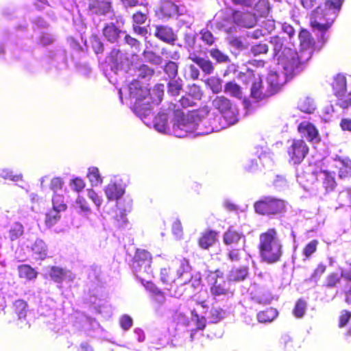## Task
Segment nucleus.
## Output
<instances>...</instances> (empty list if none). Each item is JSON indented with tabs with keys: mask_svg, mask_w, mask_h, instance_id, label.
<instances>
[{
	"mask_svg": "<svg viewBox=\"0 0 351 351\" xmlns=\"http://www.w3.org/2000/svg\"><path fill=\"white\" fill-rule=\"evenodd\" d=\"M300 51L298 53L294 49L285 48L279 56V64L285 69L287 74H291L308 61L313 53L314 41L311 34L306 30H302L299 34Z\"/></svg>",
	"mask_w": 351,
	"mask_h": 351,
	"instance_id": "obj_1",
	"label": "nucleus"
},
{
	"mask_svg": "<svg viewBox=\"0 0 351 351\" xmlns=\"http://www.w3.org/2000/svg\"><path fill=\"white\" fill-rule=\"evenodd\" d=\"M130 95L132 98L135 99L134 102V112L135 113L144 121V123L149 125L146 119L150 114L152 110L151 103L158 104L162 101L163 95L164 85L158 84L153 90V93L156 95V98H153L149 90L145 87H143L141 83L134 80L131 82L128 86Z\"/></svg>",
	"mask_w": 351,
	"mask_h": 351,
	"instance_id": "obj_2",
	"label": "nucleus"
},
{
	"mask_svg": "<svg viewBox=\"0 0 351 351\" xmlns=\"http://www.w3.org/2000/svg\"><path fill=\"white\" fill-rule=\"evenodd\" d=\"M311 14V25L314 30L321 33L320 40L324 43L326 32L330 28L336 19L343 0H323Z\"/></svg>",
	"mask_w": 351,
	"mask_h": 351,
	"instance_id": "obj_3",
	"label": "nucleus"
},
{
	"mask_svg": "<svg viewBox=\"0 0 351 351\" xmlns=\"http://www.w3.org/2000/svg\"><path fill=\"white\" fill-rule=\"evenodd\" d=\"M259 254L262 261L274 264L280 261L283 254L282 243L274 228H269L259 236Z\"/></svg>",
	"mask_w": 351,
	"mask_h": 351,
	"instance_id": "obj_4",
	"label": "nucleus"
},
{
	"mask_svg": "<svg viewBox=\"0 0 351 351\" xmlns=\"http://www.w3.org/2000/svg\"><path fill=\"white\" fill-rule=\"evenodd\" d=\"M254 209L261 215H276L285 210V203L280 199L266 196L254 204Z\"/></svg>",
	"mask_w": 351,
	"mask_h": 351,
	"instance_id": "obj_5",
	"label": "nucleus"
},
{
	"mask_svg": "<svg viewBox=\"0 0 351 351\" xmlns=\"http://www.w3.org/2000/svg\"><path fill=\"white\" fill-rule=\"evenodd\" d=\"M197 128V122L192 117H183L174 121L171 132L178 138L186 137L192 133H194L195 136H197L196 134Z\"/></svg>",
	"mask_w": 351,
	"mask_h": 351,
	"instance_id": "obj_6",
	"label": "nucleus"
},
{
	"mask_svg": "<svg viewBox=\"0 0 351 351\" xmlns=\"http://www.w3.org/2000/svg\"><path fill=\"white\" fill-rule=\"evenodd\" d=\"M227 128V124L223 121L221 116L206 119L197 122V135H206L212 132H219Z\"/></svg>",
	"mask_w": 351,
	"mask_h": 351,
	"instance_id": "obj_7",
	"label": "nucleus"
},
{
	"mask_svg": "<svg viewBox=\"0 0 351 351\" xmlns=\"http://www.w3.org/2000/svg\"><path fill=\"white\" fill-rule=\"evenodd\" d=\"M333 88L337 97V104L342 108L351 105V92L346 93V79L343 75H338L335 78Z\"/></svg>",
	"mask_w": 351,
	"mask_h": 351,
	"instance_id": "obj_8",
	"label": "nucleus"
},
{
	"mask_svg": "<svg viewBox=\"0 0 351 351\" xmlns=\"http://www.w3.org/2000/svg\"><path fill=\"white\" fill-rule=\"evenodd\" d=\"M210 285V292L215 297L226 295L227 293L226 283L223 274L219 270L210 272L207 276Z\"/></svg>",
	"mask_w": 351,
	"mask_h": 351,
	"instance_id": "obj_9",
	"label": "nucleus"
},
{
	"mask_svg": "<svg viewBox=\"0 0 351 351\" xmlns=\"http://www.w3.org/2000/svg\"><path fill=\"white\" fill-rule=\"evenodd\" d=\"M250 85L251 97L256 100H261L271 96L269 90L263 84V81L259 75H256L252 73L248 74Z\"/></svg>",
	"mask_w": 351,
	"mask_h": 351,
	"instance_id": "obj_10",
	"label": "nucleus"
},
{
	"mask_svg": "<svg viewBox=\"0 0 351 351\" xmlns=\"http://www.w3.org/2000/svg\"><path fill=\"white\" fill-rule=\"evenodd\" d=\"M232 22L234 25L226 27V31L230 35L228 40L230 44L239 49L241 46V41L239 36H237V33H240L241 30V12L239 11H235L232 14Z\"/></svg>",
	"mask_w": 351,
	"mask_h": 351,
	"instance_id": "obj_11",
	"label": "nucleus"
},
{
	"mask_svg": "<svg viewBox=\"0 0 351 351\" xmlns=\"http://www.w3.org/2000/svg\"><path fill=\"white\" fill-rule=\"evenodd\" d=\"M278 66L284 69L280 64H278ZM285 70V69H283ZM301 69H298V71H295L294 73L291 74H287L285 71H284V75L280 76L279 74L276 71H270L267 75L266 78V86L269 90V93L271 95L276 93L280 88L281 86L285 81V77L291 76L298 73Z\"/></svg>",
	"mask_w": 351,
	"mask_h": 351,
	"instance_id": "obj_12",
	"label": "nucleus"
},
{
	"mask_svg": "<svg viewBox=\"0 0 351 351\" xmlns=\"http://www.w3.org/2000/svg\"><path fill=\"white\" fill-rule=\"evenodd\" d=\"M308 151V149L304 141L293 140L288 148V154L293 164H299L304 160Z\"/></svg>",
	"mask_w": 351,
	"mask_h": 351,
	"instance_id": "obj_13",
	"label": "nucleus"
},
{
	"mask_svg": "<svg viewBox=\"0 0 351 351\" xmlns=\"http://www.w3.org/2000/svg\"><path fill=\"white\" fill-rule=\"evenodd\" d=\"M152 257L150 254L144 250H138L134 256L133 267L136 272L149 273L150 271Z\"/></svg>",
	"mask_w": 351,
	"mask_h": 351,
	"instance_id": "obj_14",
	"label": "nucleus"
},
{
	"mask_svg": "<svg viewBox=\"0 0 351 351\" xmlns=\"http://www.w3.org/2000/svg\"><path fill=\"white\" fill-rule=\"evenodd\" d=\"M298 129L301 136L309 142L316 143L319 141L318 131L310 122L302 121L299 124Z\"/></svg>",
	"mask_w": 351,
	"mask_h": 351,
	"instance_id": "obj_15",
	"label": "nucleus"
},
{
	"mask_svg": "<svg viewBox=\"0 0 351 351\" xmlns=\"http://www.w3.org/2000/svg\"><path fill=\"white\" fill-rule=\"evenodd\" d=\"M154 35L158 39L167 43H173L176 40V35L174 34L173 29L167 26H155Z\"/></svg>",
	"mask_w": 351,
	"mask_h": 351,
	"instance_id": "obj_16",
	"label": "nucleus"
},
{
	"mask_svg": "<svg viewBox=\"0 0 351 351\" xmlns=\"http://www.w3.org/2000/svg\"><path fill=\"white\" fill-rule=\"evenodd\" d=\"M49 276L56 282H61L63 280L72 281L75 278L71 271L64 270L58 267H52L51 268Z\"/></svg>",
	"mask_w": 351,
	"mask_h": 351,
	"instance_id": "obj_17",
	"label": "nucleus"
},
{
	"mask_svg": "<svg viewBox=\"0 0 351 351\" xmlns=\"http://www.w3.org/2000/svg\"><path fill=\"white\" fill-rule=\"evenodd\" d=\"M104 191L106 197L110 201L119 199L125 193V190L121 184L114 182L109 183L105 187Z\"/></svg>",
	"mask_w": 351,
	"mask_h": 351,
	"instance_id": "obj_18",
	"label": "nucleus"
},
{
	"mask_svg": "<svg viewBox=\"0 0 351 351\" xmlns=\"http://www.w3.org/2000/svg\"><path fill=\"white\" fill-rule=\"evenodd\" d=\"M89 9L93 14L104 15L110 11V3L106 0H92Z\"/></svg>",
	"mask_w": 351,
	"mask_h": 351,
	"instance_id": "obj_19",
	"label": "nucleus"
},
{
	"mask_svg": "<svg viewBox=\"0 0 351 351\" xmlns=\"http://www.w3.org/2000/svg\"><path fill=\"white\" fill-rule=\"evenodd\" d=\"M152 124L155 130L160 133L167 134L169 132L167 113L159 112L158 115L154 117Z\"/></svg>",
	"mask_w": 351,
	"mask_h": 351,
	"instance_id": "obj_20",
	"label": "nucleus"
},
{
	"mask_svg": "<svg viewBox=\"0 0 351 351\" xmlns=\"http://www.w3.org/2000/svg\"><path fill=\"white\" fill-rule=\"evenodd\" d=\"M212 106L221 114L232 106L230 101L225 96H216L211 100Z\"/></svg>",
	"mask_w": 351,
	"mask_h": 351,
	"instance_id": "obj_21",
	"label": "nucleus"
},
{
	"mask_svg": "<svg viewBox=\"0 0 351 351\" xmlns=\"http://www.w3.org/2000/svg\"><path fill=\"white\" fill-rule=\"evenodd\" d=\"M32 251L35 259L43 260L47 255V247L41 239H37L32 246Z\"/></svg>",
	"mask_w": 351,
	"mask_h": 351,
	"instance_id": "obj_22",
	"label": "nucleus"
},
{
	"mask_svg": "<svg viewBox=\"0 0 351 351\" xmlns=\"http://www.w3.org/2000/svg\"><path fill=\"white\" fill-rule=\"evenodd\" d=\"M335 166L339 169V174L341 178L351 176V160L339 158L335 160Z\"/></svg>",
	"mask_w": 351,
	"mask_h": 351,
	"instance_id": "obj_23",
	"label": "nucleus"
},
{
	"mask_svg": "<svg viewBox=\"0 0 351 351\" xmlns=\"http://www.w3.org/2000/svg\"><path fill=\"white\" fill-rule=\"evenodd\" d=\"M176 276L178 278H182L183 280L181 284H185L191 278L190 274V266L189 262L186 259H182L180 262V267L177 271Z\"/></svg>",
	"mask_w": 351,
	"mask_h": 351,
	"instance_id": "obj_24",
	"label": "nucleus"
},
{
	"mask_svg": "<svg viewBox=\"0 0 351 351\" xmlns=\"http://www.w3.org/2000/svg\"><path fill=\"white\" fill-rule=\"evenodd\" d=\"M121 32L113 23L107 24L104 29L103 34L105 38L110 43H114Z\"/></svg>",
	"mask_w": 351,
	"mask_h": 351,
	"instance_id": "obj_25",
	"label": "nucleus"
},
{
	"mask_svg": "<svg viewBox=\"0 0 351 351\" xmlns=\"http://www.w3.org/2000/svg\"><path fill=\"white\" fill-rule=\"evenodd\" d=\"M221 117L223 122L228 127L239 121V111L232 106L230 109L226 110V112L221 114Z\"/></svg>",
	"mask_w": 351,
	"mask_h": 351,
	"instance_id": "obj_26",
	"label": "nucleus"
},
{
	"mask_svg": "<svg viewBox=\"0 0 351 351\" xmlns=\"http://www.w3.org/2000/svg\"><path fill=\"white\" fill-rule=\"evenodd\" d=\"M298 108L303 112L311 114L315 110V105L311 98L309 97H303L298 101Z\"/></svg>",
	"mask_w": 351,
	"mask_h": 351,
	"instance_id": "obj_27",
	"label": "nucleus"
},
{
	"mask_svg": "<svg viewBox=\"0 0 351 351\" xmlns=\"http://www.w3.org/2000/svg\"><path fill=\"white\" fill-rule=\"evenodd\" d=\"M19 276L31 280L36 278L37 272L29 265H21L18 267Z\"/></svg>",
	"mask_w": 351,
	"mask_h": 351,
	"instance_id": "obj_28",
	"label": "nucleus"
},
{
	"mask_svg": "<svg viewBox=\"0 0 351 351\" xmlns=\"http://www.w3.org/2000/svg\"><path fill=\"white\" fill-rule=\"evenodd\" d=\"M216 241V233L214 231L205 232L199 240V245L203 249H208Z\"/></svg>",
	"mask_w": 351,
	"mask_h": 351,
	"instance_id": "obj_29",
	"label": "nucleus"
},
{
	"mask_svg": "<svg viewBox=\"0 0 351 351\" xmlns=\"http://www.w3.org/2000/svg\"><path fill=\"white\" fill-rule=\"evenodd\" d=\"M278 315L276 309L270 308L266 311L260 312L257 315V319L261 323H267L272 322Z\"/></svg>",
	"mask_w": 351,
	"mask_h": 351,
	"instance_id": "obj_30",
	"label": "nucleus"
},
{
	"mask_svg": "<svg viewBox=\"0 0 351 351\" xmlns=\"http://www.w3.org/2000/svg\"><path fill=\"white\" fill-rule=\"evenodd\" d=\"M319 177L323 180V183L327 190H332L335 186V173L328 171H322Z\"/></svg>",
	"mask_w": 351,
	"mask_h": 351,
	"instance_id": "obj_31",
	"label": "nucleus"
},
{
	"mask_svg": "<svg viewBox=\"0 0 351 351\" xmlns=\"http://www.w3.org/2000/svg\"><path fill=\"white\" fill-rule=\"evenodd\" d=\"M189 58L195 62L206 74H210L213 71V66L209 60L190 56Z\"/></svg>",
	"mask_w": 351,
	"mask_h": 351,
	"instance_id": "obj_32",
	"label": "nucleus"
},
{
	"mask_svg": "<svg viewBox=\"0 0 351 351\" xmlns=\"http://www.w3.org/2000/svg\"><path fill=\"white\" fill-rule=\"evenodd\" d=\"M224 91L232 97L239 99H241V88L240 86L234 82H229L226 83Z\"/></svg>",
	"mask_w": 351,
	"mask_h": 351,
	"instance_id": "obj_33",
	"label": "nucleus"
},
{
	"mask_svg": "<svg viewBox=\"0 0 351 351\" xmlns=\"http://www.w3.org/2000/svg\"><path fill=\"white\" fill-rule=\"evenodd\" d=\"M226 315V312L219 307L213 306L210 310L208 319L212 323H217L221 321Z\"/></svg>",
	"mask_w": 351,
	"mask_h": 351,
	"instance_id": "obj_34",
	"label": "nucleus"
},
{
	"mask_svg": "<svg viewBox=\"0 0 351 351\" xmlns=\"http://www.w3.org/2000/svg\"><path fill=\"white\" fill-rule=\"evenodd\" d=\"M148 289L152 293V297L154 301L158 304H162L165 302V296L163 293L154 285L151 284L147 287Z\"/></svg>",
	"mask_w": 351,
	"mask_h": 351,
	"instance_id": "obj_35",
	"label": "nucleus"
},
{
	"mask_svg": "<svg viewBox=\"0 0 351 351\" xmlns=\"http://www.w3.org/2000/svg\"><path fill=\"white\" fill-rule=\"evenodd\" d=\"M87 177L92 186H98L102 182V178L97 167H92L89 168Z\"/></svg>",
	"mask_w": 351,
	"mask_h": 351,
	"instance_id": "obj_36",
	"label": "nucleus"
},
{
	"mask_svg": "<svg viewBox=\"0 0 351 351\" xmlns=\"http://www.w3.org/2000/svg\"><path fill=\"white\" fill-rule=\"evenodd\" d=\"M61 211L57 210L56 209L52 208L46 213L45 215V224L48 227L54 226L60 219V213Z\"/></svg>",
	"mask_w": 351,
	"mask_h": 351,
	"instance_id": "obj_37",
	"label": "nucleus"
},
{
	"mask_svg": "<svg viewBox=\"0 0 351 351\" xmlns=\"http://www.w3.org/2000/svg\"><path fill=\"white\" fill-rule=\"evenodd\" d=\"M182 88V81L180 79H171L168 83V92L172 96L179 95Z\"/></svg>",
	"mask_w": 351,
	"mask_h": 351,
	"instance_id": "obj_38",
	"label": "nucleus"
},
{
	"mask_svg": "<svg viewBox=\"0 0 351 351\" xmlns=\"http://www.w3.org/2000/svg\"><path fill=\"white\" fill-rule=\"evenodd\" d=\"M53 208L57 210L64 211L66 208V205L64 203L63 195L61 193H54L52 198Z\"/></svg>",
	"mask_w": 351,
	"mask_h": 351,
	"instance_id": "obj_39",
	"label": "nucleus"
},
{
	"mask_svg": "<svg viewBox=\"0 0 351 351\" xmlns=\"http://www.w3.org/2000/svg\"><path fill=\"white\" fill-rule=\"evenodd\" d=\"M176 280V276L173 275L169 268H163L160 271V280L167 285H171Z\"/></svg>",
	"mask_w": 351,
	"mask_h": 351,
	"instance_id": "obj_40",
	"label": "nucleus"
},
{
	"mask_svg": "<svg viewBox=\"0 0 351 351\" xmlns=\"http://www.w3.org/2000/svg\"><path fill=\"white\" fill-rule=\"evenodd\" d=\"M14 307L19 319L25 317L27 313V304L23 300H19L15 301Z\"/></svg>",
	"mask_w": 351,
	"mask_h": 351,
	"instance_id": "obj_41",
	"label": "nucleus"
},
{
	"mask_svg": "<svg viewBox=\"0 0 351 351\" xmlns=\"http://www.w3.org/2000/svg\"><path fill=\"white\" fill-rule=\"evenodd\" d=\"M23 233V226L20 223H14L12 224L10 230V237L14 241L20 237Z\"/></svg>",
	"mask_w": 351,
	"mask_h": 351,
	"instance_id": "obj_42",
	"label": "nucleus"
},
{
	"mask_svg": "<svg viewBox=\"0 0 351 351\" xmlns=\"http://www.w3.org/2000/svg\"><path fill=\"white\" fill-rule=\"evenodd\" d=\"M240 239V235L232 230H228L223 236V240L226 244L237 243Z\"/></svg>",
	"mask_w": 351,
	"mask_h": 351,
	"instance_id": "obj_43",
	"label": "nucleus"
},
{
	"mask_svg": "<svg viewBox=\"0 0 351 351\" xmlns=\"http://www.w3.org/2000/svg\"><path fill=\"white\" fill-rule=\"evenodd\" d=\"M165 72L171 79H174L178 74V65L176 62L169 61L165 66Z\"/></svg>",
	"mask_w": 351,
	"mask_h": 351,
	"instance_id": "obj_44",
	"label": "nucleus"
},
{
	"mask_svg": "<svg viewBox=\"0 0 351 351\" xmlns=\"http://www.w3.org/2000/svg\"><path fill=\"white\" fill-rule=\"evenodd\" d=\"M210 54L213 58L219 63H227L229 62L228 56L223 53L219 49H212Z\"/></svg>",
	"mask_w": 351,
	"mask_h": 351,
	"instance_id": "obj_45",
	"label": "nucleus"
},
{
	"mask_svg": "<svg viewBox=\"0 0 351 351\" xmlns=\"http://www.w3.org/2000/svg\"><path fill=\"white\" fill-rule=\"evenodd\" d=\"M202 40L207 45L210 46L214 44L215 38L213 34L207 29H203L200 32Z\"/></svg>",
	"mask_w": 351,
	"mask_h": 351,
	"instance_id": "obj_46",
	"label": "nucleus"
},
{
	"mask_svg": "<svg viewBox=\"0 0 351 351\" xmlns=\"http://www.w3.org/2000/svg\"><path fill=\"white\" fill-rule=\"evenodd\" d=\"M257 22V19L254 14H243V27L247 28L253 27Z\"/></svg>",
	"mask_w": 351,
	"mask_h": 351,
	"instance_id": "obj_47",
	"label": "nucleus"
},
{
	"mask_svg": "<svg viewBox=\"0 0 351 351\" xmlns=\"http://www.w3.org/2000/svg\"><path fill=\"white\" fill-rule=\"evenodd\" d=\"M318 241L313 240L310 241L303 249V255L306 258H309L317 250Z\"/></svg>",
	"mask_w": 351,
	"mask_h": 351,
	"instance_id": "obj_48",
	"label": "nucleus"
},
{
	"mask_svg": "<svg viewBox=\"0 0 351 351\" xmlns=\"http://www.w3.org/2000/svg\"><path fill=\"white\" fill-rule=\"evenodd\" d=\"M338 199L342 205L351 206V189L341 191Z\"/></svg>",
	"mask_w": 351,
	"mask_h": 351,
	"instance_id": "obj_49",
	"label": "nucleus"
},
{
	"mask_svg": "<svg viewBox=\"0 0 351 351\" xmlns=\"http://www.w3.org/2000/svg\"><path fill=\"white\" fill-rule=\"evenodd\" d=\"M0 178L5 180L9 179L12 181H19L21 180L22 176L21 174L14 175L12 171L5 169L0 170Z\"/></svg>",
	"mask_w": 351,
	"mask_h": 351,
	"instance_id": "obj_50",
	"label": "nucleus"
},
{
	"mask_svg": "<svg viewBox=\"0 0 351 351\" xmlns=\"http://www.w3.org/2000/svg\"><path fill=\"white\" fill-rule=\"evenodd\" d=\"M306 306V302L302 300H299L293 309L294 315L298 318L302 317L305 313Z\"/></svg>",
	"mask_w": 351,
	"mask_h": 351,
	"instance_id": "obj_51",
	"label": "nucleus"
},
{
	"mask_svg": "<svg viewBox=\"0 0 351 351\" xmlns=\"http://www.w3.org/2000/svg\"><path fill=\"white\" fill-rule=\"evenodd\" d=\"M143 57L146 60L154 64H160L162 62V58L159 56L150 51H144Z\"/></svg>",
	"mask_w": 351,
	"mask_h": 351,
	"instance_id": "obj_52",
	"label": "nucleus"
},
{
	"mask_svg": "<svg viewBox=\"0 0 351 351\" xmlns=\"http://www.w3.org/2000/svg\"><path fill=\"white\" fill-rule=\"evenodd\" d=\"M195 34L191 32H186L184 34V41L186 47L193 49L195 44Z\"/></svg>",
	"mask_w": 351,
	"mask_h": 351,
	"instance_id": "obj_53",
	"label": "nucleus"
},
{
	"mask_svg": "<svg viewBox=\"0 0 351 351\" xmlns=\"http://www.w3.org/2000/svg\"><path fill=\"white\" fill-rule=\"evenodd\" d=\"M341 277V276L335 273L329 274L326 278L325 285L327 287H335L339 282Z\"/></svg>",
	"mask_w": 351,
	"mask_h": 351,
	"instance_id": "obj_54",
	"label": "nucleus"
},
{
	"mask_svg": "<svg viewBox=\"0 0 351 351\" xmlns=\"http://www.w3.org/2000/svg\"><path fill=\"white\" fill-rule=\"evenodd\" d=\"M136 72L138 76L141 78L151 77L154 73V71L145 64L141 65Z\"/></svg>",
	"mask_w": 351,
	"mask_h": 351,
	"instance_id": "obj_55",
	"label": "nucleus"
},
{
	"mask_svg": "<svg viewBox=\"0 0 351 351\" xmlns=\"http://www.w3.org/2000/svg\"><path fill=\"white\" fill-rule=\"evenodd\" d=\"M76 207L79 208L82 212L88 213L90 212V209L88 205L86 199L82 197L78 196L75 202Z\"/></svg>",
	"mask_w": 351,
	"mask_h": 351,
	"instance_id": "obj_56",
	"label": "nucleus"
},
{
	"mask_svg": "<svg viewBox=\"0 0 351 351\" xmlns=\"http://www.w3.org/2000/svg\"><path fill=\"white\" fill-rule=\"evenodd\" d=\"M326 268V267L324 264H319L314 270L313 273L312 274L311 276V280L317 282L321 276L325 272Z\"/></svg>",
	"mask_w": 351,
	"mask_h": 351,
	"instance_id": "obj_57",
	"label": "nucleus"
},
{
	"mask_svg": "<svg viewBox=\"0 0 351 351\" xmlns=\"http://www.w3.org/2000/svg\"><path fill=\"white\" fill-rule=\"evenodd\" d=\"M87 195L90 199L93 201L95 205L99 208L102 204L103 199L102 198L98 195L97 193H95L93 189L87 190Z\"/></svg>",
	"mask_w": 351,
	"mask_h": 351,
	"instance_id": "obj_58",
	"label": "nucleus"
},
{
	"mask_svg": "<svg viewBox=\"0 0 351 351\" xmlns=\"http://www.w3.org/2000/svg\"><path fill=\"white\" fill-rule=\"evenodd\" d=\"M132 319L128 315L121 316L119 319L120 326L124 330H129L132 327Z\"/></svg>",
	"mask_w": 351,
	"mask_h": 351,
	"instance_id": "obj_59",
	"label": "nucleus"
},
{
	"mask_svg": "<svg viewBox=\"0 0 351 351\" xmlns=\"http://www.w3.org/2000/svg\"><path fill=\"white\" fill-rule=\"evenodd\" d=\"M268 50L267 45L265 44L260 43L256 45H254L251 47V52L254 56H258L262 53H267Z\"/></svg>",
	"mask_w": 351,
	"mask_h": 351,
	"instance_id": "obj_60",
	"label": "nucleus"
},
{
	"mask_svg": "<svg viewBox=\"0 0 351 351\" xmlns=\"http://www.w3.org/2000/svg\"><path fill=\"white\" fill-rule=\"evenodd\" d=\"M193 314V320L195 322L196 328L197 330H203L206 326V319L204 316H202L201 317L197 314V313H192Z\"/></svg>",
	"mask_w": 351,
	"mask_h": 351,
	"instance_id": "obj_61",
	"label": "nucleus"
},
{
	"mask_svg": "<svg viewBox=\"0 0 351 351\" xmlns=\"http://www.w3.org/2000/svg\"><path fill=\"white\" fill-rule=\"evenodd\" d=\"M92 47L96 53H99L103 51V44L98 37L93 36L90 38Z\"/></svg>",
	"mask_w": 351,
	"mask_h": 351,
	"instance_id": "obj_62",
	"label": "nucleus"
},
{
	"mask_svg": "<svg viewBox=\"0 0 351 351\" xmlns=\"http://www.w3.org/2000/svg\"><path fill=\"white\" fill-rule=\"evenodd\" d=\"M71 186L74 191L80 192L84 189L85 184L83 180L77 178L72 180Z\"/></svg>",
	"mask_w": 351,
	"mask_h": 351,
	"instance_id": "obj_63",
	"label": "nucleus"
},
{
	"mask_svg": "<svg viewBox=\"0 0 351 351\" xmlns=\"http://www.w3.org/2000/svg\"><path fill=\"white\" fill-rule=\"evenodd\" d=\"M189 94L190 96H192L195 99H201L202 97V93L200 90L199 86L196 85H193L189 88Z\"/></svg>",
	"mask_w": 351,
	"mask_h": 351,
	"instance_id": "obj_64",
	"label": "nucleus"
}]
</instances>
